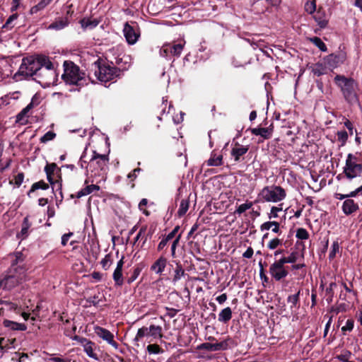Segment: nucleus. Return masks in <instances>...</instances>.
<instances>
[{
  "label": "nucleus",
  "instance_id": "obj_1",
  "mask_svg": "<svg viewBox=\"0 0 362 362\" xmlns=\"http://www.w3.org/2000/svg\"><path fill=\"white\" fill-rule=\"evenodd\" d=\"M334 82L340 88L345 100L348 103L354 105L358 103V83L354 78L343 75H337L334 77Z\"/></svg>",
  "mask_w": 362,
  "mask_h": 362
},
{
  "label": "nucleus",
  "instance_id": "obj_2",
  "mask_svg": "<svg viewBox=\"0 0 362 362\" xmlns=\"http://www.w3.org/2000/svg\"><path fill=\"white\" fill-rule=\"evenodd\" d=\"M64 74L62 76L64 81L69 85L83 86L87 84L86 73L71 61L64 62Z\"/></svg>",
  "mask_w": 362,
  "mask_h": 362
},
{
  "label": "nucleus",
  "instance_id": "obj_3",
  "mask_svg": "<svg viewBox=\"0 0 362 362\" xmlns=\"http://www.w3.org/2000/svg\"><path fill=\"white\" fill-rule=\"evenodd\" d=\"M286 191L279 185H268L264 187L258 193L255 203H279L286 197Z\"/></svg>",
  "mask_w": 362,
  "mask_h": 362
},
{
  "label": "nucleus",
  "instance_id": "obj_4",
  "mask_svg": "<svg viewBox=\"0 0 362 362\" xmlns=\"http://www.w3.org/2000/svg\"><path fill=\"white\" fill-rule=\"evenodd\" d=\"M109 158L107 155L100 154L95 151L89 160V172L91 177L103 178L108 169Z\"/></svg>",
  "mask_w": 362,
  "mask_h": 362
},
{
  "label": "nucleus",
  "instance_id": "obj_5",
  "mask_svg": "<svg viewBox=\"0 0 362 362\" xmlns=\"http://www.w3.org/2000/svg\"><path fill=\"white\" fill-rule=\"evenodd\" d=\"M10 273L0 281V288L10 290L25 279V269L16 263L12 264Z\"/></svg>",
  "mask_w": 362,
  "mask_h": 362
},
{
  "label": "nucleus",
  "instance_id": "obj_6",
  "mask_svg": "<svg viewBox=\"0 0 362 362\" xmlns=\"http://www.w3.org/2000/svg\"><path fill=\"white\" fill-rule=\"evenodd\" d=\"M343 172L349 179H353L361 175L362 173V160L358 153H349L347 155Z\"/></svg>",
  "mask_w": 362,
  "mask_h": 362
},
{
  "label": "nucleus",
  "instance_id": "obj_7",
  "mask_svg": "<svg viewBox=\"0 0 362 362\" xmlns=\"http://www.w3.org/2000/svg\"><path fill=\"white\" fill-rule=\"evenodd\" d=\"M93 66L95 77L102 83H107L117 76L116 68L105 63H101L100 59L93 63Z\"/></svg>",
  "mask_w": 362,
  "mask_h": 362
},
{
  "label": "nucleus",
  "instance_id": "obj_8",
  "mask_svg": "<svg viewBox=\"0 0 362 362\" xmlns=\"http://www.w3.org/2000/svg\"><path fill=\"white\" fill-rule=\"evenodd\" d=\"M359 194H362V185L356 189L354 191L351 192L349 194H343L341 193H336L334 194V197L337 199H345L341 206L342 211L344 214L350 215L358 210V204L355 203V202L353 199H349V197H356Z\"/></svg>",
  "mask_w": 362,
  "mask_h": 362
},
{
  "label": "nucleus",
  "instance_id": "obj_9",
  "mask_svg": "<svg viewBox=\"0 0 362 362\" xmlns=\"http://www.w3.org/2000/svg\"><path fill=\"white\" fill-rule=\"evenodd\" d=\"M38 71L40 72V62L38 56H29L23 59L18 74L24 76H37Z\"/></svg>",
  "mask_w": 362,
  "mask_h": 362
},
{
  "label": "nucleus",
  "instance_id": "obj_10",
  "mask_svg": "<svg viewBox=\"0 0 362 362\" xmlns=\"http://www.w3.org/2000/svg\"><path fill=\"white\" fill-rule=\"evenodd\" d=\"M45 171L47 175V178L52 189L56 190L62 189V177L61 170L57 165L52 163L47 164L45 167Z\"/></svg>",
  "mask_w": 362,
  "mask_h": 362
},
{
  "label": "nucleus",
  "instance_id": "obj_11",
  "mask_svg": "<svg viewBox=\"0 0 362 362\" xmlns=\"http://www.w3.org/2000/svg\"><path fill=\"white\" fill-rule=\"evenodd\" d=\"M81 344L83 346V351L89 358L97 361H100L102 354L100 348L94 342L86 338H83L81 340Z\"/></svg>",
  "mask_w": 362,
  "mask_h": 362
},
{
  "label": "nucleus",
  "instance_id": "obj_12",
  "mask_svg": "<svg viewBox=\"0 0 362 362\" xmlns=\"http://www.w3.org/2000/svg\"><path fill=\"white\" fill-rule=\"evenodd\" d=\"M40 62V74L42 72L47 74V83L51 82L52 79H56L57 74L53 63L49 60V57L45 55H37Z\"/></svg>",
  "mask_w": 362,
  "mask_h": 362
},
{
  "label": "nucleus",
  "instance_id": "obj_13",
  "mask_svg": "<svg viewBox=\"0 0 362 362\" xmlns=\"http://www.w3.org/2000/svg\"><path fill=\"white\" fill-rule=\"evenodd\" d=\"M269 274L276 281H281L287 276L288 272L284 267L283 262L279 259L270 265Z\"/></svg>",
  "mask_w": 362,
  "mask_h": 362
},
{
  "label": "nucleus",
  "instance_id": "obj_14",
  "mask_svg": "<svg viewBox=\"0 0 362 362\" xmlns=\"http://www.w3.org/2000/svg\"><path fill=\"white\" fill-rule=\"evenodd\" d=\"M123 33L127 42L129 45H134L140 36V33L136 28L129 25L128 23H126L124 25Z\"/></svg>",
  "mask_w": 362,
  "mask_h": 362
},
{
  "label": "nucleus",
  "instance_id": "obj_15",
  "mask_svg": "<svg viewBox=\"0 0 362 362\" xmlns=\"http://www.w3.org/2000/svg\"><path fill=\"white\" fill-rule=\"evenodd\" d=\"M93 329L95 334L98 337L103 339L104 341H107L114 348H118V344L114 340V334L111 333L109 330L100 326H95Z\"/></svg>",
  "mask_w": 362,
  "mask_h": 362
},
{
  "label": "nucleus",
  "instance_id": "obj_16",
  "mask_svg": "<svg viewBox=\"0 0 362 362\" xmlns=\"http://www.w3.org/2000/svg\"><path fill=\"white\" fill-rule=\"evenodd\" d=\"M124 257L122 256V258L117 262V267L114 270L112 274V279L115 281V284L117 286H121L124 284V277L122 274V268L124 265Z\"/></svg>",
  "mask_w": 362,
  "mask_h": 362
},
{
  "label": "nucleus",
  "instance_id": "obj_17",
  "mask_svg": "<svg viewBox=\"0 0 362 362\" xmlns=\"http://www.w3.org/2000/svg\"><path fill=\"white\" fill-rule=\"evenodd\" d=\"M313 18L321 29L325 28L328 25L329 18L322 7H320L314 13Z\"/></svg>",
  "mask_w": 362,
  "mask_h": 362
},
{
  "label": "nucleus",
  "instance_id": "obj_18",
  "mask_svg": "<svg viewBox=\"0 0 362 362\" xmlns=\"http://www.w3.org/2000/svg\"><path fill=\"white\" fill-rule=\"evenodd\" d=\"M228 342L226 341H223L219 343H203L198 346L197 349L200 350H206L210 351H220V350H226L228 349Z\"/></svg>",
  "mask_w": 362,
  "mask_h": 362
},
{
  "label": "nucleus",
  "instance_id": "obj_19",
  "mask_svg": "<svg viewBox=\"0 0 362 362\" xmlns=\"http://www.w3.org/2000/svg\"><path fill=\"white\" fill-rule=\"evenodd\" d=\"M249 150L248 146H243L236 142L234 144L230 154L235 162H239L240 158L245 155Z\"/></svg>",
  "mask_w": 362,
  "mask_h": 362
},
{
  "label": "nucleus",
  "instance_id": "obj_20",
  "mask_svg": "<svg viewBox=\"0 0 362 362\" xmlns=\"http://www.w3.org/2000/svg\"><path fill=\"white\" fill-rule=\"evenodd\" d=\"M151 339L147 340L148 343L151 342L153 339H160L163 337V328L161 326L151 325L148 327Z\"/></svg>",
  "mask_w": 362,
  "mask_h": 362
},
{
  "label": "nucleus",
  "instance_id": "obj_21",
  "mask_svg": "<svg viewBox=\"0 0 362 362\" xmlns=\"http://www.w3.org/2000/svg\"><path fill=\"white\" fill-rule=\"evenodd\" d=\"M251 132L252 134L255 136H260L264 139H268L272 137V132H273V127L272 126L263 128V127H259V128H254L251 130Z\"/></svg>",
  "mask_w": 362,
  "mask_h": 362
},
{
  "label": "nucleus",
  "instance_id": "obj_22",
  "mask_svg": "<svg viewBox=\"0 0 362 362\" xmlns=\"http://www.w3.org/2000/svg\"><path fill=\"white\" fill-rule=\"evenodd\" d=\"M151 339L150 332L148 327H142L139 328L136 332L135 337L134 338V345L136 346H139V342L143 341L144 338Z\"/></svg>",
  "mask_w": 362,
  "mask_h": 362
},
{
  "label": "nucleus",
  "instance_id": "obj_23",
  "mask_svg": "<svg viewBox=\"0 0 362 362\" xmlns=\"http://www.w3.org/2000/svg\"><path fill=\"white\" fill-rule=\"evenodd\" d=\"M167 259L163 257H159L151 267V269L157 274H160L165 270Z\"/></svg>",
  "mask_w": 362,
  "mask_h": 362
},
{
  "label": "nucleus",
  "instance_id": "obj_24",
  "mask_svg": "<svg viewBox=\"0 0 362 362\" xmlns=\"http://www.w3.org/2000/svg\"><path fill=\"white\" fill-rule=\"evenodd\" d=\"M274 233H279L280 232V224L276 221H266L260 226L261 231H268L269 230Z\"/></svg>",
  "mask_w": 362,
  "mask_h": 362
},
{
  "label": "nucleus",
  "instance_id": "obj_25",
  "mask_svg": "<svg viewBox=\"0 0 362 362\" xmlns=\"http://www.w3.org/2000/svg\"><path fill=\"white\" fill-rule=\"evenodd\" d=\"M69 25L67 18H59L56 19L47 27L48 30H60L66 28Z\"/></svg>",
  "mask_w": 362,
  "mask_h": 362
},
{
  "label": "nucleus",
  "instance_id": "obj_26",
  "mask_svg": "<svg viewBox=\"0 0 362 362\" xmlns=\"http://www.w3.org/2000/svg\"><path fill=\"white\" fill-rule=\"evenodd\" d=\"M206 164L208 166H220L223 164V156L212 151L210 158L207 160Z\"/></svg>",
  "mask_w": 362,
  "mask_h": 362
},
{
  "label": "nucleus",
  "instance_id": "obj_27",
  "mask_svg": "<svg viewBox=\"0 0 362 362\" xmlns=\"http://www.w3.org/2000/svg\"><path fill=\"white\" fill-rule=\"evenodd\" d=\"M53 0H41L36 5L32 6L30 9V14H36L43 11Z\"/></svg>",
  "mask_w": 362,
  "mask_h": 362
},
{
  "label": "nucleus",
  "instance_id": "obj_28",
  "mask_svg": "<svg viewBox=\"0 0 362 362\" xmlns=\"http://www.w3.org/2000/svg\"><path fill=\"white\" fill-rule=\"evenodd\" d=\"M31 223L29 221L28 216L24 218L21 232L18 234V237L21 239H25L28 235V230L31 226Z\"/></svg>",
  "mask_w": 362,
  "mask_h": 362
},
{
  "label": "nucleus",
  "instance_id": "obj_29",
  "mask_svg": "<svg viewBox=\"0 0 362 362\" xmlns=\"http://www.w3.org/2000/svg\"><path fill=\"white\" fill-rule=\"evenodd\" d=\"M232 318V310L229 307L223 308L218 314V320L223 323L228 322Z\"/></svg>",
  "mask_w": 362,
  "mask_h": 362
},
{
  "label": "nucleus",
  "instance_id": "obj_30",
  "mask_svg": "<svg viewBox=\"0 0 362 362\" xmlns=\"http://www.w3.org/2000/svg\"><path fill=\"white\" fill-rule=\"evenodd\" d=\"M100 187L97 185H87L84 188L81 189L80 191L77 192V197L81 198L83 196L88 195L93 192L94 191H99Z\"/></svg>",
  "mask_w": 362,
  "mask_h": 362
},
{
  "label": "nucleus",
  "instance_id": "obj_31",
  "mask_svg": "<svg viewBox=\"0 0 362 362\" xmlns=\"http://www.w3.org/2000/svg\"><path fill=\"white\" fill-rule=\"evenodd\" d=\"M100 21L95 18H83L81 20L80 23L83 29L91 30L95 28Z\"/></svg>",
  "mask_w": 362,
  "mask_h": 362
},
{
  "label": "nucleus",
  "instance_id": "obj_32",
  "mask_svg": "<svg viewBox=\"0 0 362 362\" xmlns=\"http://www.w3.org/2000/svg\"><path fill=\"white\" fill-rule=\"evenodd\" d=\"M30 110L25 107L17 115L16 122L20 124H25L29 117Z\"/></svg>",
  "mask_w": 362,
  "mask_h": 362
},
{
  "label": "nucleus",
  "instance_id": "obj_33",
  "mask_svg": "<svg viewBox=\"0 0 362 362\" xmlns=\"http://www.w3.org/2000/svg\"><path fill=\"white\" fill-rule=\"evenodd\" d=\"M283 211V204H279L277 206H272L269 212L267 213V216L269 220L276 218L279 217V213Z\"/></svg>",
  "mask_w": 362,
  "mask_h": 362
},
{
  "label": "nucleus",
  "instance_id": "obj_34",
  "mask_svg": "<svg viewBox=\"0 0 362 362\" xmlns=\"http://www.w3.org/2000/svg\"><path fill=\"white\" fill-rule=\"evenodd\" d=\"M185 274V270L183 269L182 265L179 263L176 264V267L174 271V276L173 278V281L174 283L180 280L182 277H183Z\"/></svg>",
  "mask_w": 362,
  "mask_h": 362
},
{
  "label": "nucleus",
  "instance_id": "obj_35",
  "mask_svg": "<svg viewBox=\"0 0 362 362\" xmlns=\"http://www.w3.org/2000/svg\"><path fill=\"white\" fill-rule=\"evenodd\" d=\"M313 72L316 76H321L327 72V66L322 63H317L313 67Z\"/></svg>",
  "mask_w": 362,
  "mask_h": 362
},
{
  "label": "nucleus",
  "instance_id": "obj_36",
  "mask_svg": "<svg viewBox=\"0 0 362 362\" xmlns=\"http://www.w3.org/2000/svg\"><path fill=\"white\" fill-rule=\"evenodd\" d=\"M184 45L185 42L183 43H178L173 45H170V54L172 56L179 57L182 52Z\"/></svg>",
  "mask_w": 362,
  "mask_h": 362
},
{
  "label": "nucleus",
  "instance_id": "obj_37",
  "mask_svg": "<svg viewBox=\"0 0 362 362\" xmlns=\"http://www.w3.org/2000/svg\"><path fill=\"white\" fill-rule=\"evenodd\" d=\"M189 203L187 199H182L180 202V206H179V209L177 211V215L180 217H182L187 213V211H188V209H189Z\"/></svg>",
  "mask_w": 362,
  "mask_h": 362
},
{
  "label": "nucleus",
  "instance_id": "obj_38",
  "mask_svg": "<svg viewBox=\"0 0 362 362\" xmlns=\"http://www.w3.org/2000/svg\"><path fill=\"white\" fill-rule=\"evenodd\" d=\"M316 47H317L320 51L326 52L327 50L326 45L322 40L318 37H314L309 39Z\"/></svg>",
  "mask_w": 362,
  "mask_h": 362
},
{
  "label": "nucleus",
  "instance_id": "obj_39",
  "mask_svg": "<svg viewBox=\"0 0 362 362\" xmlns=\"http://www.w3.org/2000/svg\"><path fill=\"white\" fill-rule=\"evenodd\" d=\"M337 141L340 143L341 146H344L348 140L349 134L347 132L342 130L337 133Z\"/></svg>",
  "mask_w": 362,
  "mask_h": 362
},
{
  "label": "nucleus",
  "instance_id": "obj_40",
  "mask_svg": "<svg viewBox=\"0 0 362 362\" xmlns=\"http://www.w3.org/2000/svg\"><path fill=\"white\" fill-rule=\"evenodd\" d=\"M141 272V268L139 267H136L134 268L132 272L131 273L130 276L127 279V283L128 284H131L133 283L140 275Z\"/></svg>",
  "mask_w": 362,
  "mask_h": 362
},
{
  "label": "nucleus",
  "instance_id": "obj_41",
  "mask_svg": "<svg viewBox=\"0 0 362 362\" xmlns=\"http://www.w3.org/2000/svg\"><path fill=\"white\" fill-rule=\"evenodd\" d=\"M298 258V253L297 252H292L288 257H281L280 259L285 264L286 263H295Z\"/></svg>",
  "mask_w": 362,
  "mask_h": 362
},
{
  "label": "nucleus",
  "instance_id": "obj_42",
  "mask_svg": "<svg viewBox=\"0 0 362 362\" xmlns=\"http://www.w3.org/2000/svg\"><path fill=\"white\" fill-rule=\"evenodd\" d=\"M305 11L309 14H314L317 11L315 0L308 1L305 4Z\"/></svg>",
  "mask_w": 362,
  "mask_h": 362
},
{
  "label": "nucleus",
  "instance_id": "obj_43",
  "mask_svg": "<svg viewBox=\"0 0 362 362\" xmlns=\"http://www.w3.org/2000/svg\"><path fill=\"white\" fill-rule=\"evenodd\" d=\"M146 350L149 354H159L163 352V350L156 344H148Z\"/></svg>",
  "mask_w": 362,
  "mask_h": 362
},
{
  "label": "nucleus",
  "instance_id": "obj_44",
  "mask_svg": "<svg viewBox=\"0 0 362 362\" xmlns=\"http://www.w3.org/2000/svg\"><path fill=\"white\" fill-rule=\"evenodd\" d=\"M86 148L84 150L83 153H82L79 160H78V165L80 167L83 169H86L87 174L89 173V162L86 160Z\"/></svg>",
  "mask_w": 362,
  "mask_h": 362
},
{
  "label": "nucleus",
  "instance_id": "obj_45",
  "mask_svg": "<svg viewBox=\"0 0 362 362\" xmlns=\"http://www.w3.org/2000/svg\"><path fill=\"white\" fill-rule=\"evenodd\" d=\"M253 205V202H246L244 204H240L235 210V214L238 215L242 214L247 210L250 209Z\"/></svg>",
  "mask_w": 362,
  "mask_h": 362
},
{
  "label": "nucleus",
  "instance_id": "obj_46",
  "mask_svg": "<svg viewBox=\"0 0 362 362\" xmlns=\"http://www.w3.org/2000/svg\"><path fill=\"white\" fill-rule=\"evenodd\" d=\"M18 18V14L14 13L9 16V18L6 20L5 24L2 26V29L11 30L13 28V21H15Z\"/></svg>",
  "mask_w": 362,
  "mask_h": 362
},
{
  "label": "nucleus",
  "instance_id": "obj_47",
  "mask_svg": "<svg viewBox=\"0 0 362 362\" xmlns=\"http://www.w3.org/2000/svg\"><path fill=\"white\" fill-rule=\"evenodd\" d=\"M48 188H49V185L47 183H45L44 181H40V182L34 183L32 185L31 189H30V191L28 192V194H30V193H31L37 189H47Z\"/></svg>",
  "mask_w": 362,
  "mask_h": 362
},
{
  "label": "nucleus",
  "instance_id": "obj_48",
  "mask_svg": "<svg viewBox=\"0 0 362 362\" xmlns=\"http://www.w3.org/2000/svg\"><path fill=\"white\" fill-rule=\"evenodd\" d=\"M41 103V98L39 95L35 94L32 99L30 103L26 106L27 109L31 110L35 107H37L40 103Z\"/></svg>",
  "mask_w": 362,
  "mask_h": 362
},
{
  "label": "nucleus",
  "instance_id": "obj_49",
  "mask_svg": "<svg viewBox=\"0 0 362 362\" xmlns=\"http://www.w3.org/2000/svg\"><path fill=\"white\" fill-rule=\"evenodd\" d=\"M6 325L8 327H10L12 329H14V330L24 331L27 328L24 324L17 323V322H6Z\"/></svg>",
  "mask_w": 362,
  "mask_h": 362
},
{
  "label": "nucleus",
  "instance_id": "obj_50",
  "mask_svg": "<svg viewBox=\"0 0 362 362\" xmlns=\"http://www.w3.org/2000/svg\"><path fill=\"white\" fill-rule=\"evenodd\" d=\"M56 137V134L52 131H49L45 134L40 139L41 143L45 144L49 141H52Z\"/></svg>",
  "mask_w": 362,
  "mask_h": 362
},
{
  "label": "nucleus",
  "instance_id": "obj_51",
  "mask_svg": "<svg viewBox=\"0 0 362 362\" xmlns=\"http://www.w3.org/2000/svg\"><path fill=\"white\" fill-rule=\"evenodd\" d=\"M351 353L349 351H343L339 355L337 356V358L341 362H349V359L351 357Z\"/></svg>",
  "mask_w": 362,
  "mask_h": 362
},
{
  "label": "nucleus",
  "instance_id": "obj_52",
  "mask_svg": "<svg viewBox=\"0 0 362 362\" xmlns=\"http://www.w3.org/2000/svg\"><path fill=\"white\" fill-rule=\"evenodd\" d=\"M100 264L102 267L107 270L110 268L112 264V257L110 254L106 255L104 258L101 260Z\"/></svg>",
  "mask_w": 362,
  "mask_h": 362
},
{
  "label": "nucleus",
  "instance_id": "obj_53",
  "mask_svg": "<svg viewBox=\"0 0 362 362\" xmlns=\"http://www.w3.org/2000/svg\"><path fill=\"white\" fill-rule=\"evenodd\" d=\"M21 95V93L19 91H15L13 93H9L7 95H6L3 99L4 100V102L6 103V104L10 103V100H17Z\"/></svg>",
  "mask_w": 362,
  "mask_h": 362
},
{
  "label": "nucleus",
  "instance_id": "obj_54",
  "mask_svg": "<svg viewBox=\"0 0 362 362\" xmlns=\"http://www.w3.org/2000/svg\"><path fill=\"white\" fill-rule=\"evenodd\" d=\"M296 236L299 240H307L309 238V234L305 228H300L297 229Z\"/></svg>",
  "mask_w": 362,
  "mask_h": 362
},
{
  "label": "nucleus",
  "instance_id": "obj_55",
  "mask_svg": "<svg viewBox=\"0 0 362 362\" xmlns=\"http://www.w3.org/2000/svg\"><path fill=\"white\" fill-rule=\"evenodd\" d=\"M282 243V241L281 240L276 238H273L267 244V247L271 250H275L276 249L279 245H281Z\"/></svg>",
  "mask_w": 362,
  "mask_h": 362
},
{
  "label": "nucleus",
  "instance_id": "obj_56",
  "mask_svg": "<svg viewBox=\"0 0 362 362\" xmlns=\"http://www.w3.org/2000/svg\"><path fill=\"white\" fill-rule=\"evenodd\" d=\"M339 245L338 242L335 241L332 245L331 250L329 251V258L330 259L334 258L336 256V254L337 252H339Z\"/></svg>",
  "mask_w": 362,
  "mask_h": 362
},
{
  "label": "nucleus",
  "instance_id": "obj_57",
  "mask_svg": "<svg viewBox=\"0 0 362 362\" xmlns=\"http://www.w3.org/2000/svg\"><path fill=\"white\" fill-rule=\"evenodd\" d=\"M299 296H300V291L297 293H296L294 295H291L288 297V303L291 304V308L293 307L296 306L298 302L299 301Z\"/></svg>",
  "mask_w": 362,
  "mask_h": 362
},
{
  "label": "nucleus",
  "instance_id": "obj_58",
  "mask_svg": "<svg viewBox=\"0 0 362 362\" xmlns=\"http://www.w3.org/2000/svg\"><path fill=\"white\" fill-rule=\"evenodd\" d=\"M160 55L163 57H168L170 54V44L164 45L160 49Z\"/></svg>",
  "mask_w": 362,
  "mask_h": 362
},
{
  "label": "nucleus",
  "instance_id": "obj_59",
  "mask_svg": "<svg viewBox=\"0 0 362 362\" xmlns=\"http://www.w3.org/2000/svg\"><path fill=\"white\" fill-rule=\"evenodd\" d=\"M37 76L40 78V79H41L40 83H43L45 85L49 86L52 83H54L55 81V79H52V81H51V82L47 83V80H49V78H47V74H46V72H42V74H40V71H38Z\"/></svg>",
  "mask_w": 362,
  "mask_h": 362
},
{
  "label": "nucleus",
  "instance_id": "obj_60",
  "mask_svg": "<svg viewBox=\"0 0 362 362\" xmlns=\"http://www.w3.org/2000/svg\"><path fill=\"white\" fill-rule=\"evenodd\" d=\"M354 326V321L352 319H349L346 320L344 326L341 327V331L343 332H351L353 330Z\"/></svg>",
  "mask_w": 362,
  "mask_h": 362
},
{
  "label": "nucleus",
  "instance_id": "obj_61",
  "mask_svg": "<svg viewBox=\"0 0 362 362\" xmlns=\"http://www.w3.org/2000/svg\"><path fill=\"white\" fill-rule=\"evenodd\" d=\"M344 125L346 127L349 131V135L352 136L354 132V127L353 123L347 119H345Z\"/></svg>",
  "mask_w": 362,
  "mask_h": 362
},
{
  "label": "nucleus",
  "instance_id": "obj_62",
  "mask_svg": "<svg viewBox=\"0 0 362 362\" xmlns=\"http://www.w3.org/2000/svg\"><path fill=\"white\" fill-rule=\"evenodd\" d=\"M24 180V174L23 173H18L13 179L14 185L17 187L21 186Z\"/></svg>",
  "mask_w": 362,
  "mask_h": 362
},
{
  "label": "nucleus",
  "instance_id": "obj_63",
  "mask_svg": "<svg viewBox=\"0 0 362 362\" xmlns=\"http://www.w3.org/2000/svg\"><path fill=\"white\" fill-rule=\"evenodd\" d=\"M251 46L254 49H259L260 51H262L264 54H265L267 56H269V53L264 50L263 45L262 42H252Z\"/></svg>",
  "mask_w": 362,
  "mask_h": 362
},
{
  "label": "nucleus",
  "instance_id": "obj_64",
  "mask_svg": "<svg viewBox=\"0 0 362 362\" xmlns=\"http://www.w3.org/2000/svg\"><path fill=\"white\" fill-rule=\"evenodd\" d=\"M11 163V159H7L6 161L3 162V160L0 158V173H3L5 170L8 168Z\"/></svg>",
  "mask_w": 362,
  "mask_h": 362
}]
</instances>
